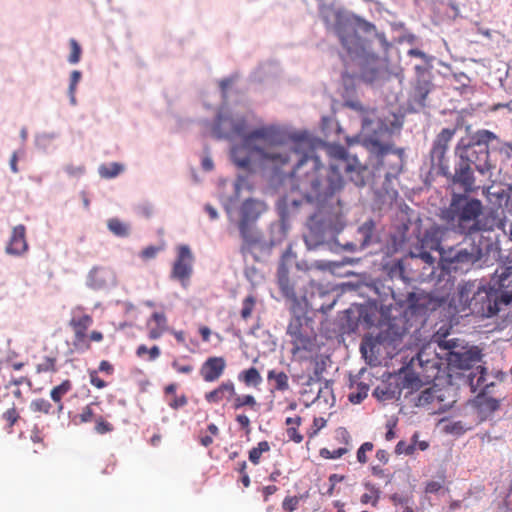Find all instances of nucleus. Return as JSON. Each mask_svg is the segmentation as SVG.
<instances>
[{
    "label": "nucleus",
    "instance_id": "f257e3e1",
    "mask_svg": "<svg viewBox=\"0 0 512 512\" xmlns=\"http://www.w3.org/2000/svg\"><path fill=\"white\" fill-rule=\"evenodd\" d=\"M298 157L296 165L288 174L291 189L298 192L304 200L315 203L318 211L311 215L307 221V232L304 241L309 249L323 244L326 234L335 227L338 212L325 211L326 205L339 206L337 195L344 187L341 169L354 158L350 156L343 146L331 144L327 147L332 158L329 167H325L316 155L314 148L306 140H290L286 135V144L282 148Z\"/></svg>",
    "mask_w": 512,
    "mask_h": 512
},
{
    "label": "nucleus",
    "instance_id": "f03ea898",
    "mask_svg": "<svg viewBox=\"0 0 512 512\" xmlns=\"http://www.w3.org/2000/svg\"><path fill=\"white\" fill-rule=\"evenodd\" d=\"M213 134L218 139H242L240 144L232 147L231 158L238 168L247 172L253 170V155H257L276 174H281L290 164L289 151L281 149L286 144V133L276 126H262L248 131L244 116L219 113Z\"/></svg>",
    "mask_w": 512,
    "mask_h": 512
},
{
    "label": "nucleus",
    "instance_id": "7ed1b4c3",
    "mask_svg": "<svg viewBox=\"0 0 512 512\" xmlns=\"http://www.w3.org/2000/svg\"><path fill=\"white\" fill-rule=\"evenodd\" d=\"M455 132L456 129L454 128L441 130L433 142L430 158L432 165L438 168L439 174L447 178L449 185L458 187L463 191V193H460L461 195L470 197L469 194L478 188L472 165L481 174H486L495 168L490 159L489 143L496 140L497 136L483 129L478 130L468 139H461L455 148V154L459 160L454 172H452L448 165L446 153ZM453 194L456 193L453 192Z\"/></svg>",
    "mask_w": 512,
    "mask_h": 512
},
{
    "label": "nucleus",
    "instance_id": "20e7f679",
    "mask_svg": "<svg viewBox=\"0 0 512 512\" xmlns=\"http://www.w3.org/2000/svg\"><path fill=\"white\" fill-rule=\"evenodd\" d=\"M321 17L327 28L338 36L350 58L358 61L362 80L367 83L374 82L381 71L382 61L371 51L369 42L357 34L356 26L370 33L376 32L375 25L347 11L330 6L321 9Z\"/></svg>",
    "mask_w": 512,
    "mask_h": 512
},
{
    "label": "nucleus",
    "instance_id": "39448f33",
    "mask_svg": "<svg viewBox=\"0 0 512 512\" xmlns=\"http://www.w3.org/2000/svg\"><path fill=\"white\" fill-rule=\"evenodd\" d=\"M465 236L468 237V242L464 241L440 251V273L430 293L433 309L444 306L449 300V296L455 292V277L451 273L470 271L488 252L483 247L484 237L482 235L476 233Z\"/></svg>",
    "mask_w": 512,
    "mask_h": 512
},
{
    "label": "nucleus",
    "instance_id": "423d86ee",
    "mask_svg": "<svg viewBox=\"0 0 512 512\" xmlns=\"http://www.w3.org/2000/svg\"><path fill=\"white\" fill-rule=\"evenodd\" d=\"M441 219L461 235H472L500 228L512 240V222L500 219L494 211H484L481 200L461 194L451 195L449 205L442 210Z\"/></svg>",
    "mask_w": 512,
    "mask_h": 512
},
{
    "label": "nucleus",
    "instance_id": "0eeeda50",
    "mask_svg": "<svg viewBox=\"0 0 512 512\" xmlns=\"http://www.w3.org/2000/svg\"><path fill=\"white\" fill-rule=\"evenodd\" d=\"M473 283H464L449 296L445 305L453 313H462L469 310L471 314L479 317H492L496 315L503 305H507L509 295H502L500 288L481 286L474 289Z\"/></svg>",
    "mask_w": 512,
    "mask_h": 512
},
{
    "label": "nucleus",
    "instance_id": "6e6552de",
    "mask_svg": "<svg viewBox=\"0 0 512 512\" xmlns=\"http://www.w3.org/2000/svg\"><path fill=\"white\" fill-rule=\"evenodd\" d=\"M408 333V320L406 316L390 318L387 323L381 326L377 336L365 338L361 343V352L367 355L370 352L373 356L393 357L402 348L400 347L403 338Z\"/></svg>",
    "mask_w": 512,
    "mask_h": 512
},
{
    "label": "nucleus",
    "instance_id": "1a4fd4ad",
    "mask_svg": "<svg viewBox=\"0 0 512 512\" xmlns=\"http://www.w3.org/2000/svg\"><path fill=\"white\" fill-rule=\"evenodd\" d=\"M451 392L450 388L433 385L422 390L411 401L415 407L423 408L428 414H441L456 402Z\"/></svg>",
    "mask_w": 512,
    "mask_h": 512
},
{
    "label": "nucleus",
    "instance_id": "9d476101",
    "mask_svg": "<svg viewBox=\"0 0 512 512\" xmlns=\"http://www.w3.org/2000/svg\"><path fill=\"white\" fill-rule=\"evenodd\" d=\"M446 234L447 229L438 225H433L426 229L419 242L411 248V258H418L429 267L434 268L436 260L431 255V251H438L440 253L441 249H444L441 243Z\"/></svg>",
    "mask_w": 512,
    "mask_h": 512
},
{
    "label": "nucleus",
    "instance_id": "9b49d317",
    "mask_svg": "<svg viewBox=\"0 0 512 512\" xmlns=\"http://www.w3.org/2000/svg\"><path fill=\"white\" fill-rule=\"evenodd\" d=\"M93 324V318L89 314L83 313L79 310V313L74 311L71 319L69 320V326L72 328L73 347L75 350L84 352L91 348V344L88 341L87 331Z\"/></svg>",
    "mask_w": 512,
    "mask_h": 512
},
{
    "label": "nucleus",
    "instance_id": "f8f14e48",
    "mask_svg": "<svg viewBox=\"0 0 512 512\" xmlns=\"http://www.w3.org/2000/svg\"><path fill=\"white\" fill-rule=\"evenodd\" d=\"M295 257L291 247H288L282 254L277 268V285L282 296L292 303L298 302L294 284L289 278V264Z\"/></svg>",
    "mask_w": 512,
    "mask_h": 512
},
{
    "label": "nucleus",
    "instance_id": "ddd939ff",
    "mask_svg": "<svg viewBox=\"0 0 512 512\" xmlns=\"http://www.w3.org/2000/svg\"><path fill=\"white\" fill-rule=\"evenodd\" d=\"M193 254L187 245L177 247V256L173 263L171 277L182 283L189 280L193 271Z\"/></svg>",
    "mask_w": 512,
    "mask_h": 512
},
{
    "label": "nucleus",
    "instance_id": "4468645a",
    "mask_svg": "<svg viewBox=\"0 0 512 512\" xmlns=\"http://www.w3.org/2000/svg\"><path fill=\"white\" fill-rule=\"evenodd\" d=\"M287 334L291 337L293 354L300 351H312L314 339L303 332V323L300 316H295L290 320L287 326Z\"/></svg>",
    "mask_w": 512,
    "mask_h": 512
},
{
    "label": "nucleus",
    "instance_id": "2eb2a0df",
    "mask_svg": "<svg viewBox=\"0 0 512 512\" xmlns=\"http://www.w3.org/2000/svg\"><path fill=\"white\" fill-rule=\"evenodd\" d=\"M226 369V360L221 356L208 357L200 367L199 374L205 382L217 381Z\"/></svg>",
    "mask_w": 512,
    "mask_h": 512
},
{
    "label": "nucleus",
    "instance_id": "dca6fc26",
    "mask_svg": "<svg viewBox=\"0 0 512 512\" xmlns=\"http://www.w3.org/2000/svg\"><path fill=\"white\" fill-rule=\"evenodd\" d=\"M240 236L242 238L241 253L246 254L262 243V236L259 230L251 223H238Z\"/></svg>",
    "mask_w": 512,
    "mask_h": 512
},
{
    "label": "nucleus",
    "instance_id": "f3484780",
    "mask_svg": "<svg viewBox=\"0 0 512 512\" xmlns=\"http://www.w3.org/2000/svg\"><path fill=\"white\" fill-rule=\"evenodd\" d=\"M26 228L20 224L13 228L9 242L6 246V253L14 256H20L28 250L26 241Z\"/></svg>",
    "mask_w": 512,
    "mask_h": 512
},
{
    "label": "nucleus",
    "instance_id": "a211bd4d",
    "mask_svg": "<svg viewBox=\"0 0 512 512\" xmlns=\"http://www.w3.org/2000/svg\"><path fill=\"white\" fill-rule=\"evenodd\" d=\"M265 210L266 206L262 201L253 198L246 199L240 207L239 223L254 224Z\"/></svg>",
    "mask_w": 512,
    "mask_h": 512
},
{
    "label": "nucleus",
    "instance_id": "6ab92c4d",
    "mask_svg": "<svg viewBox=\"0 0 512 512\" xmlns=\"http://www.w3.org/2000/svg\"><path fill=\"white\" fill-rule=\"evenodd\" d=\"M341 171H344L349 180L356 186L363 187L366 184L368 168L363 166L356 157L350 160Z\"/></svg>",
    "mask_w": 512,
    "mask_h": 512
},
{
    "label": "nucleus",
    "instance_id": "aec40b11",
    "mask_svg": "<svg viewBox=\"0 0 512 512\" xmlns=\"http://www.w3.org/2000/svg\"><path fill=\"white\" fill-rule=\"evenodd\" d=\"M235 396V386L231 380L218 385L215 389L205 394V400L210 404H219L224 400H230Z\"/></svg>",
    "mask_w": 512,
    "mask_h": 512
},
{
    "label": "nucleus",
    "instance_id": "412c9836",
    "mask_svg": "<svg viewBox=\"0 0 512 512\" xmlns=\"http://www.w3.org/2000/svg\"><path fill=\"white\" fill-rule=\"evenodd\" d=\"M499 407V400L492 397L478 396L475 401V408L479 421L488 419L495 411L499 409Z\"/></svg>",
    "mask_w": 512,
    "mask_h": 512
},
{
    "label": "nucleus",
    "instance_id": "4be33fe9",
    "mask_svg": "<svg viewBox=\"0 0 512 512\" xmlns=\"http://www.w3.org/2000/svg\"><path fill=\"white\" fill-rule=\"evenodd\" d=\"M113 281V274L105 268H94L88 277L89 286L93 289H101Z\"/></svg>",
    "mask_w": 512,
    "mask_h": 512
},
{
    "label": "nucleus",
    "instance_id": "5701e85b",
    "mask_svg": "<svg viewBox=\"0 0 512 512\" xmlns=\"http://www.w3.org/2000/svg\"><path fill=\"white\" fill-rule=\"evenodd\" d=\"M399 388L401 390H407V393L413 394L420 390L423 386V382L420 377L412 370H406L399 377Z\"/></svg>",
    "mask_w": 512,
    "mask_h": 512
},
{
    "label": "nucleus",
    "instance_id": "b1692460",
    "mask_svg": "<svg viewBox=\"0 0 512 512\" xmlns=\"http://www.w3.org/2000/svg\"><path fill=\"white\" fill-rule=\"evenodd\" d=\"M72 389V382L68 379L64 380L60 385L55 386L51 392V399L57 404V413L61 414L64 408L62 398Z\"/></svg>",
    "mask_w": 512,
    "mask_h": 512
},
{
    "label": "nucleus",
    "instance_id": "393cba45",
    "mask_svg": "<svg viewBox=\"0 0 512 512\" xmlns=\"http://www.w3.org/2000/svg\"><path fill=\"white\" fill-rule=\"evenodd\" d=\"M370 150L379 159V165H385V159L393 152L392 146L389 144H383L378 140H371L369 142Z\"/></svg>",
    "mask_w": 512,
    "mask_h": 512
},
{
    "label": "nucleus",
    "instance_id": "a878e982",
    "mask_svg": "<svg viewBox=\"0 0 512 512\" xmlns=\"http://www.w3.org/2000/svg\"><path fill=\"white\" fill-rule=\"evenodd\" d=\"M57 361V356L53 353L43 356L35 365V370L38 374L55 373L57 371Z\"/></svg>",
    "mask_w": 512,
    "mask_h": 512
},
{
    "label": "nucleus",
    "instance_id": "bb28decb",
    "mask_svg": "<svg viewBox=\"0 0 512 512\" xmlns=\"http://www.w3.org/2000/svg\"><path fill=\"white\" fill-rule=\"evenodd\" d=\"M238 379L248 387H257L262 383V377L255 367L241 371L238 375Z\"/></svg>",
    "mask_w": 512,
    "mask_h": 512
},
{
    "label": "nucleus",
    "instance_id": "cd10ccee",
    "mask_svg": "<svg viewBox=\"0 0 512 512\" xmlns=\"http://www.w3.org/2000/svg\"><path fill=\"white\" fill-rule=\"evenodd\" d=\"M259 404L256 398L251 394L246 395H237L233 396L232 408L234 410H239L243 407H248L249 409L256 411Z\"/></svg>",
    "mask_w": 512,
    "mask_h": 512
},
{
    "label": "nucleus",
    "instance_id": "c85d7f7f",
    "mask_svg": "<svg viewBox=\"0 0 512 512\" xmlns=\"http://www.w3.org/2000/svg\"><path fill=\"white\" fill-rule=\"evenodd\" d=\"M267 379L274 381V388L278 391H285L289 388L288 375L283 371L270 370Z\"/></svg>",
    "mask_w": 512,
    "mask_h": 512
},
{
    "label": "nucleus",
    "instance_id": "c756f323",
    "mask_svg": "<svg viewBox=\"0 0 512 512\" xmlns=\"http://www.w3.org/2000/svg\"><path fill=\"white\" fill-rule=\"evenodd\" d=\"M512 268H507L498 281L502 295H509L507 305L512 303Z\"/></svg>",
    "mask_w": 512,
    "mask_h": 512
},
{
    "label": "nucleus",
    "instance_id": "7c9ffc66",
    "mask_svg": "<svg viewBox=\"0 0 512 512\" xmlns=\"http://www.w3.org/2000/svg\"><path fill=\"white\" fill-rule=\"evenodd\" d=\"M124 167L122 164L113 162L109 164H103L99 167V174L102 178L111 179L117 177L120 173H122Z\"/></svg>",
    "mask_w": 512,
    "mask_h": 512
},
{
    "label": "nucleus",
    "instance_id": "2f4dec72",
    "mask_svg": "<svg viewBox=\"0 0 512 512\" xmlns=\"http://www.w3.org/2000/svg\"><path fill=\"white\" fill-rule=\"evenodd\" d=\"M419 434L416 432L411 437V442L399 441L395 447V453L397 455H412L416 451V443Z\"/></svg>",
    "mask_w": 512,
    "mask_h": 512
},
{
    "label": "nucleus",
    "instance_id": "473e14b6",
    "mask_svg": "<svg viewBox=\"0 0 512 512\" xmlns=\"http://www.w3.org/2000/svg\"><path fill=\"white\" fill-rule=\"evenodd\" d=\"M375 224L372 220L364 222L358 229V234L361 236V245L367 246L370 244Z\"/></svg>",
    "mask_w": 512,
    "mask_h": 512
},
{
    "label": "nucleus",
    "instance_id": "72a5a7b5",
    "mask_svg": "<svg viewBox=\"0 0 512 512\" xmlns=\"http://www.w3.org/2000/svg\"><path fill=\"white\" fill-rule=\"evenodd\" d=\"M109 230L118 237H126L129 235V226L117 218L108 221Z\"/></svg>",
    "mask_w": 512,
    "mask_h": 512
},
{
    "label": "nucleus",
    "instance_id": "f704fd0d",
    "mask_svg": "<svg viewBox=\"0 0 512 512\" xmlns=\"http://www.w3.org/2000/svg\"><path fill=\"white\" fill-rule=\"evenodd\" d=\"M430 90L428 88V84L426 82H418L413 91V99L414 101L420 105H425V100L427 98V95L429 94Z\"/></svg>",
    "mask_w": 512,
    "mask_h": 512
},
{
    "label": "nucleus",
    "instance_id": "c9c22d12",
    "mask_svg": "<svg viewBox=\"0 0 512 512\" xmlns=\"http://www.w3.org/2000/svg\"><path fill=\"white\" fill-rule=\"evenodd\" d=\"M270 450V444L267 441H261L257 444L256 447H253L249 451V460L257 465L260 462L261 456L264 452H268Z\"/></svg>",
    "mask_w": 512,
    "mask_h": 512
},
{
    "label": "nucleus",
    "instance_id": "e433bc0d",
    "mask_svg": "<svg viewBox=\"0 0 512 512\" xmlns=\"http://www.w3.org/2000/svg\"><path fill=\"white\" fill-rule=\"evenodd\" d=\"M81 77H82V74L78 70H74L70 74V84H69V88H68V94H69L70 102L72 105L76 104V89H77L78 83L81 80Z\"/></svg>",
    "mask_w": 512,
    "mask_h": 512
},
{
    "label": "nucleus",
    "instance_id": "4c0bfd02",
    "mask_svg": "<svg viewBox=\"0 0 512 512\" xmlns=\"http://www.w3.org/2000/svg\"><path fill=\"white\" fill-rule=\"evenodd\" d=\"M30 409H31V411H33L35 413H42V414L52 413L51 403L44 398L34 399L30 404Z\"/></svg>",
    "mask_w": 512,
    "mask_h": 512
},
{
    "label": "nucleus",
    "instance_id": "58836bf2",
    "mask_svg": "<svg viewBox=\"0 0 512 512\" xmlns=\"http://www.w3.org/2000/svg\"><path fill=\"white\" fill-rule=\"evenodd\" d=\"M366 488L369 489V492L368 493H364L361 496V499H360L361 503L362 504L371 503L374 507L377 506V503H378L379 498H380V491H379V489H377L375 486L370 485V484H366Z\"/></svg>",
    "mask_w": 512,
    "mask_h": 512
},
{
    "label": "nucleus",
    "instance_id": "ea45409f",
    "mask_svg": "<svg viewBox=\"0 0 512 512\" xmlns=\"http://www.w3.org/2000/svg\"><path fill=\"white\" fill-rule=\"evenodd\" d=\"M256 299L253 295H248L244 300L242 301V309H241V318L243 320H248L252 312L255 308Z\"/></svg>",
    "mask_w": 512,
    "mask_h": 512
},
{
    "label": "nucleus",
    "instance_id": "a19ab883",
    "mask_svg": "<svg viewBox=\"0 0 512 512\" xmlns=\"http://www.w3.org/2000/svg\"><path fill=\"white\" fill-rule=\"evenodd\" d=\"M95 405L96 404L91 403L82 408L81 412L76 417L78 419V423L83 424L95 421L97 418L94 412Z\"/></svg>",
    "mask_w": 512,
    "mask_h": 512
},
{
    "label": "nucleus",
    "instance_id": "79ce46f5",
    "mask_svg": "<svg viewBox=\"0 0 512 512\" xmlns=\"http://www.w3.org/2000/svg\"><path fill=\"white\" fill-rule=\"evenodd\" d=\"M2 418L7 423V429L9 432L12 431V427L15 425V423L19 420L20 415L15 407L7 409L3 414Z\"/></svg>",
    "mask_w": 512,
    "mask_h": 512
},
{
    "label": "nucleus",
    "instance_id": "37998d69",
    "mask_svg": "<svg viewBox=\"0 0 512 512\" xmlns=\"http://www.w3.org/2000/svg\"><path fill=\"white\" fill-rule=\"evenodd\" d=\"M70 45V55L68 57V61L71 64H77L81 59L82 49L79 45V43L75 39L69 40Z\"/></svg>",
    "mask_w": 512,
    "mask_h": 512
},
{
    "label": "nucleus",
    "instance_id": "c03bdc74",
    "mask_svg": "<svg viewBox=\"0 0 512 512\" xmlns=\"http://www.w3.org/2000/svg\"><path fill=\"white\" fill-rule=\"evenodd\" d=\"M469 429H471V427L464 425L461 421L450 422L444 427L445 432L454 435H461Z\"/></svg>",
    "mask_w": 512,
    "mask_h": 512
},
{
    "label": "nucleus",
    "instance_id": "a18cd8bd",
    "mask_svg": "<svg viewBox=\"0 0 512 512\" xmlns=\"http://www.w3.org/2000/svg\"><path fill=\"white\" fill-rule=\"evenodd\" d=\"M348 452V449L345 447L338 448L336 450H329L328 448H321L319 454L324 459H338L341 458Z\"/></svg>",
    "mask_w": 512,
    "mask_h": 512
},
{
    "label": "nucleus",
    "instance_id": "49530a36",
    "mask_svg": "<svg viewBox=\"0 0 512 512\" xmlns=\"http://www.w3.org/2000/svg\"><path fill=\"white\" fill-rule=\"evenodd\" d=\"M94 429L98 434H105L113 430V425L106 421L102 416H99L95 419Z\"/></svg>",
    "mask_w": 512,
    "mask_h": 512
},
{
    "label": "nucleus",
    "instance_id": "de8ad7c7",
    "mask_svg": "<svg viewBox=\"0 0 512 512\" xmlns=\"http://www.w3.org/2000/svg\"><path fill=\"white\" fill-rule=\"evenodd\" d=\"M374 448L373 443L365 442L357 450V460L361 464H365L368 461L367 453L371 452Z\"/></svg>",
    "mask_w": 512,
    "mask_h": 512
},
{
    "label": "nucleus",
    "instance_id": "09e8293b",
    "mask_svg": "<svg viewBox=\"0 0 512 512\" xmlns=\"http://www.w3.org/2000/svg\"><path fill=\"white\" fill-rule=\"evenodd\" d=\"M172 368L180 374H190L194 370V366L190 363L183 364L180 360H174L171 363Z\"/></svg>",
    "mask_w": 512,
    "mask_h": 512
},
{
    "label": "nucleus",
    "instance_id": "8fccbe9b",
    "mask_svg": "<svg viewBox=\"0 0 512 512\" xmlns=\"http://www.w3.org/2000/svg\"><path fill=\"white\" fill-rule=\"evenodd\" d=\"M393 156L395 157L396 161L393 162L390 170L386 172V178H389L390 176H396L402 170L401 154H394Z\"/></svg>",
    "mask_w": 512,
    "mask_h": 512
},
{
    "label": "nucleus",
    "instance_id": "3c124183",
    "mask_svg": "<svg viewBox=\"0 0 512 512\" xmlns=\"http://www.w3.org/2000/svg\"><path fill=\"white\" fill-rule=\"evenodd\" d=\"M299 501L300 498L297 496L286 497L282 503V507L285 511L292 512L297 508Z\"/></svg>",
    "mask_w": 512,
    "mask_h": 512
},
{
    "label": "nucleus",
    "instance_id": "603ef678",
    "mask_svg": "<svg viewBox=\"0 0 512 512\" xmlns=\"http://www.w3.org/2000/svg\"><path fill=\"white\" fill-rule=\"evenodd\" d=\"M325 425H326V420L324 418H322V417L314 418L312 427L308 431V436L310 438H313Z\"/></svg>",
    "mask_w": 512,
    "mask_h": 512
},
{
    "label": "nucleus",
    "instance_id": "864d4df0",
    "mask_svg": "<svg viewBox=\"0 0 512 512\" xmlns=\"http://www.w3.org/2000/svg\"><path fill=\"white\" fill-rule=\"evenodd\" d=\"M236 422L239 424L240 428L245 431L246 434L251 432V422L247 415L238 414L235 418Z\"/></svg>",
    "mask_w": 512,
    "mask_h": 512
},
{
    "label": "nucleus",
    "instance_id": "5fc2aeb1",
    "mask_svg": "<svg viewBox=\"0 0 512 512\" xmlns=\"http://www.w3.org/2000/svg\"><path fill=\"white\" fill-rule=\"evenodd\" d=\"M89 378L90 383L98 389H103L107 386V383L98 376V372L96 370L89 372Z\"/></svg>",
    "mask_w": 512,
    "mask_h": 512
},
{
    "label": "nucleus",
    "instance_id": "6e6d98bb",
    "mask_svg": "<svg viewBox=\"0 0 512 512\" xmlns=\"http://www.w3.org/2000/svg\"><path fill=\"white\" fill-rule=\"evenodd\" d=\"M298 427H288L286 430L287 436L289 440L299 444L303 441L304 437L302 434H300L297 430Z\"/></svg>",
    "mask_w": 512,
    "mask_h": 512
},
{
    "label": "nucleus",
    "instance_id": "4d7b16f0",
    "mask_svg": "<svg viewBox=\"0 0 512 512\" xmlns=\"http://www.w3.org/2000/svg\"><path fill=\"white\" fill-rule=\"evenodd\" d=\"M150 321H154L157 327L167 329V318L162 312L153 313Z\"/></svg>",
    "mask_w": 512,
    "mask_h": 512
},
{
    "label": "nucleus",
    "instance_id": "13d9d810",
    "mask_svg": "<svg viewBox=\"0 0 512 512\" xmlns=\"http://www.w3.org/2000/svg\"><path fill=\"white\" fill-rule=\"evenodd\" d=\"M159 250L160 249L158 247L148 246L141 251L140 256L144 260L153 259L156 257Z\"/></svg>",
    "mask_w": 512,
    "mask_h": 512
},
{
    "label": "nucleus",
    "instance_id": "bf43d9fd",
    "mask_svg": "<svg viewBox=\"0 0 512 512\" xmlns=\"http://www.w3.org/2000/svg\"><path fill=\"white\" fill-rule=\"evenodd\" d=\"M367 391H368V389L366 387H364L362 389V391H359L357 393H351L349 395L350 402H352L354 404H359L364 398L367 397Z\"/></svg>",
    "mask_w": 512,
    "mask_h": 512
},
{
    "label": "nucleus",
    "instance_id": "052dcab7",
    "mask_svg": "<svg viewBox=\"0 0 512 512\" xmlns=\"http://www.w3.org/2000/svg\"><path fill=\"white\" fill-rule=\"evenodd\" d=\"M187 397L185 395H181L179 397L175 396L172 401L169 402V406L172 409H178L180 407H183L187 404Z\"/></svg>",
    "mask_w": 512,
    "mask_h": 512
},
{
    "label": "nucleus",
    "instance_id": "680f3d73",
    "mask_svg": "<svg viewBox=\"0 0 512 512\" xmlns=\"http://www.w3.org/2000/svg\"><path fill=\"white\" fill-rule=\"evenodd\" d=\"M65 171L70 176L77 177V176H80V175H82L84 173L85 168L83 166H75V165L69 164V165H67L65 167Z\"/></svg>",
    "mask_w": 512,
    "mask_h": 512
},
{
    "label": "nucleus",
    "instance_id": "e2e57ef3",
    "mask_svg": "<svg viewBox=\"0 0 512 512\" xmlns=\"http://www.w3.org/2000/svg\"><path fill=\"white\" fill-rule=\"evenodd\" d=\"M98 370L100 372L106 373L107 375H112L114 373L113 365L107 360H102L99 363Z\"/></svg>",
    "mask_w": 512,
    "mask_h": 512
},
{
    "label": "nucleus",
    "instance_id": "0e129e2a",
    "mask_svg": "<svg viewBox=\"0 0 512 512\" xmlns=\"http://www.w3.org/2000/svg\"><path fill=\"white\" fill-rule=\"evenodd\" d=\"M167 329L165 328H161V327H155V328H151L149 330V334H148V337L151 339V340H156L158 338H160L162 336V334L166 331Z\"/></svg>",
    "mask_w": 512,
    "mask_h": 512
},
{
    "label": "nucleus",
    "instance_id": "69168bd1",
    "mask_svg": "<svg viewBox=\"0 0 512 512\" xmlns=\"http://www.w3.org/2000/svg\"><path fill=\"white\" fill-rule=\"evenodd\" d=\"M376 459L383 465L387 464L389 461V453L384 449H379L376 452Z\"/></svg>",
    "mask_w": 512,
    "mask_h": 512
},
{
    "label": "nucleus",
    "instance_id": "338daca9",
    "mask_svg": "<svg viewBox=\"0 0 512 512\" xmlns=\"http://www.w3.org/2000/svg\"><path fill=\"white\" fill-rule=\"evenodd\" d=\"M285 424L288 427H299L302 424V418L298 415L295 417H287L285 420Z\"/></svg>",
    "mask_w": 512,
    "mask_h": 512
},
{
    "label": "nucleus",
    "instance_id": "774afa93",
    "mask_svg": "<svg viewBox=\"0 0 512 512\" xmlns=\"http://www.w3.org/2000/svg\"><path fill=\"white\" fill-rule=\"evenodd\" d=\"M442 488V485L441 483L439 482H436V481H432V482H429L426 486V491L429 492V493H436L438 492L440 489Z\"/></svg>",
    "mask_w": 512,
    "mask_h": 512
}]
</instances>
